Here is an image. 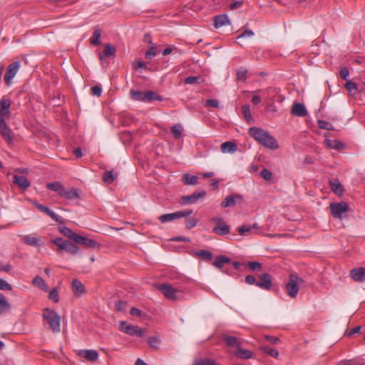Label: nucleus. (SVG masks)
<instances>
[{
	"mask_svg": "<svg viewBox=\"0 0 365 365\" xmlns=\"http://www.w3.org/2000/svg\"><path fill=\"white\" fill-rule=\"evenodd\" d=\"M249 134L266 148L272 150H275L278 148L277 141L267 131L259 128L252 127L249 129Z\"/></svg>",
	"mask_w": 365,
	"mask_h": 365,
	"instance_id": "nucleus-1",
	"label": "nucleus"
},
{
	"mask_svg": "<svg viewBox=\"0 0 365 365\" xmlns=\"http://www.w3.org/2000/svg\"><path fill=\"white\" fill-rule=\"evenodd\" d=\"M43 318L49 324L53 332L61 331V317L53 309L45 308L43 311Z\"/></svg>",
	"mask_w": 365,
	"mask_h": 365,
	"instance_id": "nucleus-2",
	"label": "nucleus"
},
{
	"mask_svg": "<svg viewBox=\"0 0 365 365\" xmlns=\"http://www.w3.org/2000/svg\"><path fill=\"white\" fill-rule=\"evenodd\" d=\"M304 282V279L298 276L297 274L293 272L289 274V281L285 284L287 294L295 298L299 292V286Z\"/></svg>",
	"mask_w": 365,
	"mask_h": 365,
	"instance_id": "nucleus-3",
	"label": "nucleus"
},
{
	"mask_svg": "<svg viewBox=\"0 0 365 365\" xmlns=\"http://www.w3.org/2000/svg\"><path fill=\"white\" fill-rule=\"evenodd\" d=\"M154 287L170 300H178L182 294V291L175 289L168 284H155Z\"/></svg>",
	"mask_w": 365,
	"mask_h": 365,
	"instance_id": "nucleus-4",
	"label": "nucleus"
},
{
	"mask_svg": "<svg viewBox=\"0 0 365 365\" xmlns=\"http://www.w3.org/2000/svg\"><path fill=\"white\" fill-rule=\"evenodd\" d=\"M51 242L58 247L57 252L65 250L71 255H76L78 252V247L76 245L69 240H63L61 237L51 240Z\"/></svg>",
	"mask_w": 365,
	"mask_h": 365,
	"instance_id": "nucleus-5",
	"label": "nucleus"
},
{
	"mask_svg": "<svg viewBox=\"0 0 365 365\" xmlns=\"http://www.w3.org/2000/svg\"><path fill=\"white\" fill-rule=\"evenodd\" d=\"M329 209L331 215L336 219H341L344 214L349 211V207L348 203L341 201L339 202H331L329 205Z\"/></svg>",
	"mask_w": 365,
	"mask_h": 365,
	"instance_id": "nucleus-6",
	"label": "nucleus"
},
{
	"mask_svg": "<svg viewBox=\"0 0 365 365\" xmlns=\"http://www.w3.org/2000/svg\"><path fill=\"white\" fill-rule=\"evenodd\" d=\"M192 212H193L192 210H185L177 211L173 213H168V214L162 215L158 217V220L162 223H165V222H171L176 219L188 217Z\"/></svg>",
	"mask_w": 365,
	"mask_h": 365,
	"instance_id": "nucleus-7",
	"label": "nucleus"
},
{
	"mask_svg": "<svg viewBox=\"0 0 365 365\" xmlns=\"http://www.w3.org/2000/svg\"><path fill=\"white\" fill-rule=\"evenodd\" d=\"M210 221L216 224V226L212 229V232L221 236L230 233V226L226 224L222 217H212Z\"/></svg>",
	"mask_w": 365,
	"mask_h": 365,
	"instance_id": "nucleus-8",
	"label": "nucleus"
},
{
	"mask_svg": "<svg viewBox=\"0 0 365 365\" xmlns=\"http://www.w3.org/2000/svg\"><path fill=\"white\" fill-rule=\"evenodd\" d=\"M119 329L130 336H138L140 337L143 336L145 331L144 329H142L137 326L130 325L125 321L120 322Z\"/></svg>",
	"mask_w": 365,
	"mask_h": 365,
	"instance_id": "nucleus-9",
	"label": "nucleus"
},
{
	"mask_svg": "<svg viewBox=\"0 0 365 365\" xmlns=\"http://www.w3.org/2000/svg\"><path fill=\"white\" fill-rule=\"evenodd\" d=\"M206 195V192L204 190L194 192L190 195H183L180 197V203L181 205H189L197 202L200 199L204 197Z\"/></svg>",
	"mask_w": 365,
	"mask_h": 365,
	"instance_id": "nucleus-10",
	"label": "nucleus"
},
{
	"mask_svg": "<svg viewBox=\"0 0 365 365\" xmlns=\"http://www.w3.org/2000/svg\"><path fill=\"white\" fill-rule=\"evenodd\" d=\"M259 280L257 287L262 289L269 290L272 285V277L268 273H262L258 275Z\"/></svg>",
	"mask_w": 365,
	"mask_h": 365,
	"instance_id": "nucleus-11",
	"label": "nucleus"
},
{
	"mask_svg": "<svg viewBox=\"0 0 365 365\" xmlns=\"http://www.w3.org/2000/svg\"><path fill=\"white\" fill-rule=\"evenodd\" d=\"M243 202V196L240 194H234L227 196L220 203L222 208L235 206L237 204H241Z\"/></svg>",
	"mask_w": 365,
	"mask_h": 365,
	"instance_id": "nucleus-12",
	"label": "nucleus"
},
{
	"mask_svg": "<svg viewBox=\"0 0 365 365\" xmlns=\"http://www.w3.org/2000/svg\"><path fill=\"white\" fill-rule=\"evenodd\" d=\"M19 67V61H14L8 66L4 75V81L6 85H9L11 83V80L18 72Z\"/></svg>",
	"mask_w": 365,
	"mask_h": 365,
	"instance_id": "nucleus-13",
	"label": "nucleus"
},
{
	"mask_svg": "<svg viewBox=\"0 0 365 365\" xmlns=\"http://www.w3.org/2000/svg\"><path fill=\"white\" fill-rule=\"evenodd\" d=\"M11 130L6 125L4 118L0 117V133L8 144L13 143Z\"/></svg>",
	"mask_w": 365,
	"mask_h": 365,
	"instance_id": "nucleus-14",
	"label": "nucleus"
},
{
	"mask_svg": "<svg viewBox=\"0 0 365 365\" xmlns=\"http://www.w3.org/2000/svg\"><path fill=\"white\" fill-rule=\"evenodd\" d=\"M11 100L6 96H3L0 100V117L4 118L10 115L9 108L11 106Z\"/></svg>",
	"mask_w": 365,
	"mask_h": 365,
	"instance_id": "nucleus-15",
	"label": "nucleus"
},
{
	"mask_svg": "<svg viewBox=\"0 0 365 365\" xmlns=\"http://www.w3.org/2000/svg\"><path fill=\"white\" fill-rule=\"evenodd\" d=\"M74 242L77 244L84 245L86 247L89 248H94L98 245V243L95 240L80 235L75 236Z\"/></svg>",
	"mask_w": 365,
	"mask_h": 365,
	"instance_id": "nucleus-16",
	"label": "nucleus"
},
{
	"mask_svg": "<svg viewBox=\"0 0 365 365\" xmlns=\"http://www.w3.org/2000/svg\"><path fill=\"white\" fill-rule=\"evenodd\" d=\"M78 355L92 362L96 361L98 358V352L93 349L79 350Z\"/></svg>",
	"mask_w": 365,
	"mask_h": 365,
	"instance_id": "nucleus-17",
	"label": "nucleus"
},
{
	"mask_svg": "<svg viewBox=\"0 0 365 365\" xmlns=\"http://www.w3.org/2000/svg\"><path fill=\"white\" fill-rule=\"evenodd\" d=\"M351 279L356 282H362L365 281V268L359 267L353 269L350 272Z\"/></svg>",
	"mask_w": 365,
	"mask_h": 365,
	"instance_id": "nucleus-18",
	"label": "nucleus"
},
{
	"mask_svg": "<svg viewBox=\"0 0 365 365\" xmlns=\"http://www.w3.org/2000/svg\"><path fill=\"white\" fill-rule=\"evenodd\" d=\"M291 113L296 116L304 117L307 115V110L303 104L294 103L292 105Z\"/></svg>",
	"mask_w": 365,
	"mask_h": 365,
	"instance_id": "nucleus-19",
	"label": "nucleus"
},
{
	"mask_svg": "<svg viewBox=\"0 0 365 365\" xmlns=\"http://www.w3.org/2000/svg\"><path fill=\"white\" fill-rule=\"evenodd\" d=\"M13 182L17 185L20 189L24 190H26L30 186V182L28 179L21 175H14Z\"/></svg>",
	"mask_w": 365,
	"mask_h": 365,
	"instance_id": "nucleus-20",
	"label": "nucleus"
},
{
	"mask_svg": "<svg viewBox=\"0 0 365 365\" xmlns=\"http://www.w3.org/2000/svg\"><path fill=\"white\" fill-rule=\"evenodd\" d=\"M222 339L227 346L233 347L236 349L241 346V341L235 336L225 334L222 336Z\"/></svg>",
	"mask_w": 365,
	"mask_h": 365,
	"instance_id": "nucleus-21",
	"label": "nucleus"
},
{
	"mask_svg": "<svg viewBox=\"0 0 365 365\" xmlns=\"http://www.w3.org/2000/svg\"><path fill=\"white\" fill-rule=\"evenodd\" d=\"M115 51L116 48L114 46L109 43L106 44L104 46L103 54L101 53H99V58L101 61H103L104 60V57L109 58L115 56Z\"/></svg>",
	"mask_w": 365,
	"mask_h": 365,
	"instance_id": "nucleus-22",
	"label": "nucleus"
},
{
	"mask_svg": "<svg viewBox=\"0 0 365 365\" xmlns=\"http://www.w3.org/2000/svg\"><path fill=\"white\" fill-rule=\"evenodd\" d=\"M228 24L230 23L226 14L217 15L214 17V26L216 29Z\"/></svg>",
	"mask_w": 365,
	"mask_h": 365,
	"instance_id": "nucleus-23",
	"label": "nucleus"
},
{
	"mask_svg": "<svg viewBox=\"0 0 365 365\" xmlns=\"http://www.w3.org/2000/svg\"><path fill=\"white\" fill-rule=\"evenodd\" d=\"M22 241L25 244L33 247H39L41 245V240L39 237H36L29 235L23 236Z\"/></svg>",
	"mask_w": 365,
	"mask_h": 365,
	"instance_id": "nucleus-24",
	"label": "nucleus"
},
{
	"mask_svg": "<svg viewBox=\"0 0 365 365\" xmlns=\"http://www.w3.org/2000/svg\"><path fill=\"white\" fill-rule=\"evenodd\" d=\"M234 354L236 357L242 359H248L253 357V353L251 351L243 349L241 346L235 351Z\"/></svg>",
	"mask_w": 365,
	"mask_h": 365,
	"instance_id": "nucleus-25",
	"label": "nucleus"
},
{
	"mask_svg": "<svg viewBox=\"0 0 365 365\" xmlns=\"http://www.w3.org/2000/svg\"><path fill=\"white\" fill-rule=\"evenodd\" d=\"M324 145L327 148L336 150H341L344 148V145L337 140L326 139L324 141Z\"/></svg>",
	"mask_w": 365,
	"mask_h": 365,
	"instance_id": "nucleus-26",
	"label": "nucleus"
},
{
	"mask_svg": "<svg viewBox=\"0 0 365 365\" xmlns=\"http://www.w3.org/2000/svg\"><path fill=\"white\" fill-rule=\"evenodd\" d=\"M182 182L185 185H195L198 183V177L197 175H191L189 173L183 174Z\"/></svg>",
	"mask_w": 365,
	"mask_h": 365,
	"instance_id": "nucleus-27",
	"label": "nucleus"
},
{
	"mask_svg": "<svg viewBox=\"0 0 365 365\" xmlns=\"http://www.w3.org/2000/svg\"><path fill=\"white\" fill-rule=\"evenodd\" d=\"M259 226L257 223L253 224L252 225H243L238 227V232L241 235H246L248 232H251L252 230H255V233H258Z\"/></svg>",
	"mask_w": 365,
	"mask_h": 365,
	"instance_id": "nucleus-28",
	"label": "nucleus"
},
{
	"mask_svg": "<svg viewBox=\"0 0 365 365\" xmlns=\"http://www.w3.org/2000/svg\"><path fill=\"white\" fill-rule=\"evenodd\" d=\"M46 187L56 192L61 197L65 189L63 185L59 182H48L46 184Z\"/></svg>",
	"mask_w": 365,
	"mask_h": 365,
	"instance_id": "nucleus-29",
	"label": "nucleus"
},
{
	"mask_svg": "<svg viewBox=\"0 0 365 365\" xmlns=\"http://www.w3.org/2000/svg\"><path fill=\"white\" fill-rule=\"evenodd\" d=\"M230 262V258L224 255H218L216 257L215 260L213 262V265L218 269H222L224 264H228Z\"/></svg>",
	"mask_w": 365,
	"mask_h": 365,
	"instance_id": "nucleus-30",
	"label": "nucleus"
},
{
	"mask_svg": "<svg viewBox=\"0 0 365 365\" xmlns=\"http://www.w3.org/2000/svg\"><path fill=\"white\" fill-rule=\"evenodd\" d=\"M221 151L224 153H234L237 150V145L231 141H226L221 144L220 146Z\"/></svg>",
	"mask_w": 365,
	"mask_h": 365,
	"instance_id": "nucleus-31",
	"label": "nucleus"
},
{
	"mask_svg": "<svg viewBox=\"0 0 365 365\" xmlns=\"http://www.w3.org/2000/svg\"><path fill=\"white\" fill-rule=\"evenodd\" d=\"M61 197H63L67 200H74L80 198L78 190L74 187H72L70 190H66L64 189V191L62 193Z\"/></svg>",
	"mask_w": 365,
	"mask_h": 365,
	"instance_id": "nucleus-32",
	"label": "nucleus"
},
{
	"mask_svg": "<svg viewBox=\"0 0 365 365\" xmlns=\"http://www.w3.org/2000/svg\"><path fill=\"white\" fill-rule=\"evenodd\" d=\"M61 224L62 223H61L58 227V230H59L60 232L62 235H63L65 237H67L69 239L73 240L74 241V237H75V236L78 235V234L74 233L71 229H70L69 227H68L65 225H62Z\"/></svg>",
	"mask_w": 365,
	"mask_h": 365,
	"instance_id": "nucleus-33",
	"label": "nucleus"
},
{
	"mask_svg": "<svg viewBox=\"0 0 365 365\" xmlns=\"http://www.w3.org/2000/svg\"><path fill=\"white\" fill-rule=\"evenodd\" d=\"M101 30L96 28L92 36L90 38V43L93 46H98L101 43Z\"/></svg>",
	"mask_w": 365,
	"mask_h": 365,
	"instance_id": "nucleus-34",
	"label": "nucleus"
},
{
	"mask_svg": "<svg viewBox=\"0 0 365 365\" xmlns=\"http://www.w3.org/2000/svg\"><path fill=\"white\" fill-rule=\"evenodd\" d=\"M72 288L75 294H81L86 292L83 284L76 279H73L72 281Z\"/></svg>",
	"mask_w": 365,
	"mask_h": 365,
	"instance_id": "nucleus-35",
	"label": "nucleus"
},
{
	"mask_svg": "<svg viewBox=\"0 0 365 365\" xmlns=\"http://www.w3.org/2000/svg\"><path fill=\"white\" fill-rule=\"evenodd\" d=\"M11 305L6 300V298L0 293V314H2L10 310Z\"/></svg>",
	"mask_w": 365,
	"mask_h": 365,
	"instance_id": "nucleus-36",
	"label": "nucleus"
},
{
	"mask_svg": "<svg viewBox=\"0 0 365 365\" xmlns=\"http://www.w3.org/2000/svg\"><path fill=\"white\" fill-rule=\"evenodd\" d=\"M330 185L332 191L338 195H341L344 192V189L341 184L338 180L330 181Z\"/></svg>",
	"mask_w": 365,
	"mask_h": 365,
	"instance_id": "nucleus-37",
	"label": "nucleus"
},
{
	"mask_svg": "<svg viewBox=\"0 0 365 365\" xmlns=\"http://www.w3.org/2000/svg\"><path fill=\"white\" fill-rule=\"evenodd\" d=\"M130 94L133 100L145 102V92L131 90Z\"/></svg>",
	"mask_w": 365,
	"mask_h": 365,
	"instance_id": "nucleus-38",
	"label": "nucleus"
},
{
	"mask_svg": "<svg viewBox=\"0 0 365 365\" xmlns=\"http://www.w3.org/2000/svg\"><path fill=\"white\" fill-rule=\"evenodd\" d=\"M32 283L34 285L39 287L42 290H46L48 287L44 279L40 276H36L34 278Z\"/></svg>",
	"mask_w": 365,
	"mask_h": 365,
	"instance_id": "nucleus-39",
	"label": "nucleus"
},
{
	"mask_svg": "<svg viewBox=\"0 0 365 365\" xmlns=\"http://www.w3.org/2000/svg\"><path fill=\"white\" fill-rule=\"evenodd\" d=\"M153 101H162V97L153 91H148L145 92V102H150Z\"/></svg>",
	"mask_w": 365,
	"mask_h": 365,
	"instance_id": "nucleus-40",
	"label": "nucleus"
},
{
	"mask_svg": "<svg viewBox=\"0 0 365 365\" xmlns=\"http://www.w3.org/2000/svg\"><path fill=\"white\" fill-rule=\"evenodd\" d=\"M260 349L264 353H265L275 359H277L279 356L278 351L274 349H272L268 346H262L260 347Z\"/></svg>",
	"mask_w": 365,
	"mask_h": 365,
	"instance_id": "nucleus-41",
	"label": "nucleus"
},
{
	"mask_svg": "<svg viewBox=\"0 0 365 365\" xmlns=\"http://www.w3.org/2000/svg\"><path fill=\"white\" fill-rule=\"evenodd\" d=\"M43 212L48 215L55 222H58L59 224L62 223V220L61 217L57 215L53 211L50 210L48 207H45Z\"/></svg>",
	"mask_w": 365,
	"mask_h": 365,
	"instance_id": "nucleus-42",
	"label": "nucleus"
},
{
	"mask_svg": "<svg viewBox=\"0 0 365 365\" xmlns=\"http://www.w3.org/2000/svg\"><path fill=\"white\" fill-rule=\"evenodd\" d=\"M182 130L183 128L180 124L174 125L171 128L172 133L175 139L180 138Z\"/></svg>",
	"mask_w": 365,
	"mask_h": 365,
	"instance_id": "nucleus-43",
	"label": "nucleus"
},
{
	"mask_svg": "<svg viewBox=\"0 0 365 365\" xmlns=\"http://www.w3.org/2000/svg\"><path fill=\"white\" fill-rule=\"evenodd\" d=\"M248 71L241 67L237 71V80L239 81L245 82L247 79V74Z\"/></svg>",
	"mask_w": 365,
	"mask_h": 365,
	"instance_id": "nucleus-44",
	"label": "nucleus"
},
{
	"mask_svg": "<svg viewBox=\"0 0 365 365\" xmlns=\"http://www.w3.org/2000/svg\"><path fill=\"white\" fill-rule=\"evenodd\" d=\"M196 255L207 261H211L213 257L212 252L205 250H202L197 252Z\"/></svg>",
	"mask_w": 365,
	"mask_h": 365,
	"instance_id": "nucleus-45",
	"label": "nucleus"
},
{
	"mask_svg": "<svg viewBox=\"0 0 365 365\" xmlns=\"http://www.w3.org/2000/svg\"><path fill=\"white\" fill-rule=\"evenodd\" d=\"M242 110L243 115H244L245 120L247 122H250V121L252 120V117L251 115V113H250V106L249 105H244V106H242Z\"/></svg>",
	"mask_w": 365,
	"mask_h": 365,
	"instance_id": "nucleus-46",
	"label": "nucleus"
},
{
	"mask_svg": "<svg viewBox=\"0 0 365 365\" xmlns=\"http://www.w3.org/2000/svg\"><path fill=\"white\" fill-rule=\"evenodd\" d=\"M198 222L197 219L195 217H187L185 219V227L187 230H190L195 227Z\"/></svg>",
	"mask_w": 365,
	"mask_h": 365,
	"instance_id": "nucleus-47",
	"label": "nucleus"
},
{
	"mask_svg": "<svg viewBox=\"0 0 365 365\" xmlns=\"http://www.w3.org/2000/svg\"><path fill=\"white\" fill-rule=\"evenodd\" d=\"M317 123H318L319 128L321 129H324V130H334L333 125L330 123L327 122L325 120H319L317 121Z\"/></svg>",
	"mask_w": 365,
	"mask_h": 365,
	"instance_id": "nucleus-48",
	"label": "nucleus"
},
{
	"mask_svg": "<svg viewBox=\"0 0 365 365\" xmlns=\"http://www.w3.org/2000/svg\"><path fill=\"white\" fill-rule=\"evenodd\" d=\"M103 180L107 184H110L114 180V176L113 173L110 171H106L103 175Z\"/></svg>",
	"mask_w": 365,
	"mask_h": 365,
	"instance_id": "nucleus-49",
	"label": "nucleus"
},
{
	"mask_svg": "<svg viewBox=\"0 0 365 365\" xmlns=\"http://www.w3.org/2000/svg\"><path fill=\"white\" fill-rule=\"evenodd\" d=\"M195 365H217L213 360L210 359H201L195 361Z\"/></svg>",
	"mask_w": 365,
	"mask_h": 365,
	"instance_id": "nucleus-50",
	"label": "nucleus"
},
{
	"mask_svg": "<svg viewBox=\"0 0 365 365\" xmlns=\"http://www.w3.org/2000/svg\"><path fill=\"white\" fill-rule=\"evenodd\" d=\"M260 176L266 180H271L273 178V174L269 170L263 168L260 172Z\"/></svg>",
	"mask_w": 365,
	"mask_h": 365,
	"instance_id": "nucleus-51",
	"label": "nucleus"
},
{
	"mask_svg": "<svg viewBox=\"0 0 365 365\" xmlns=\"http://www.w3.org/2000/svg\"><path fill=\"white\" fill-rule=\"evenodd\" d=\"M157 48L155 46H151L149 49H148L145 52V56L148 59H152L153 57L156 56Z\"/></svg>",
	"mask_w": 365,
	"mask_h": 365,
	"instance_id": "nucleus-52",
	"label": "nucleus"
},
{
	"mask_svg": "<svg viewBox=\"0 0 365 365\" xmlns=\"http://www.w3.org/2000/svg\"><path fill=\"white\" fill-rule=\"evenodd\" d=\"M127 304L125 302L118 300L115 304V309L117 311L125 312L126 310Z\"/></svg>",
	"mask_w": 365,
	"mask_h": 365,
	"instance_id": "nucleus-53",
	"label": "nucleus"
},
{
	"mask_svg": "<svg viewBox=\"0 0 365 365\" xmlns=\"http://www.w3.org/2000/svg\"><path fill=\"white\" fill-rule=\"evenodd\" d=\"M148 343L151 347L158 348L160 344V339L156 336H151L148 338Z\"/></svg>",
	"mask_w": 365,
	"mask_h": 365,
	"instance_id": "nucleus-54",
	"label": "nucleus"
},
{
	"mask_svg": "<svg viewBox=\"0 0 365 365\" xmlns=\"http://www.w3.org/2000/svg\"><path fill=\"white\" fill-rule=\"evenodd\" d=\"M200 77L199 76H188L187 77L184 82L185 84H195L200 83Z\"/></svg>",
	"mask_w": 365,
	"mask_h": 365,
	"instance_id": "nucleus-55",
	"label": "nucleus"
},
{
	"mask_svg": "<svg viewBox=\"0 0 365 365\" xmlns=\"http://www.w3.org/2000/svg\"><path fill=\"white\" fill-rule=\"evenodd\" d=\"M48 297L51 300H53L54 302H58L59 301L58 293L56 288H53L50 291Z\"/></svg>",
	"mask_w": 365,
	"mask_h": 365,
	"instance_id": "nucleus-56",
	"label": "nucleus"
},
{
	"mask_svg": "<svg viewBox=\"0 0 365 365\" xmlns=\"http://www.w3.org/2000/svg\"><path fill=\"white\" fill-rule=\"evenodd\" d=\"M247 265L249 268L252 271H257L262 269V264L258 262H249Z\"/></svg>",
	"mask_w": 365,
	"mask_h": 365,
	"instance_id": "nucleus-57",
	"label": "nucleus"
},
{
	"mask_svg": "<svg viewBox=\"0 0 365 365\" xmlns=\"http://www.w3.org/2000/svg\"><path fill=\"white\" fill-rule=\"evenodd\" d=\"M11 285L4 279L0 278V290L11 291Z\"/></svg>",
	"mask_w": 365,
	"mask_h": 365,
	"instance_id": "nucleus-58",
	"label": "nucleus"
},
{
	"mask_svg": "<svg viewBox=\"0 0 365 365\" xmlns=\"http://www.w3.org/2000/svg\"><path fill=\"white\" fill-rule=\"evenodd\" d=\"M254 36V32L250 29L245 30L241 34H240L237 37L238 39L242 38H250Z\"/></svg>",
	"mask_w": 365,
	"mask_h": 365,
	"instance_id": "nucleus-59",
	"label": "nucleus"
},
{
	"mask_svg": "<svg viewBox=\"0 0 365 365\" xmlns=\"http://www.w3.org/2000/svg\"><path fill=\"white\" fill-rule=\"evenodd\" d=\"M345 88L351 93L357 90V86L354 82L348 81L345 83Z\"/></svg>",
	"mask_w": 365,
	"mask_h": 365,
	"instance_id": "nucleus-60",
	"label": "nucleus"
},
{
	"mask_svg": "<svg viewBox=\"0 0 365 365\" xmlns=\"http://www.w3.org/2000/svg\"><path fill=\"white\" fill-rule=\"evenodd\" d=\"M206 107L218 108L219 101L216 99H209L205 102Z\"/></svg>",
	"mask_w": 365,
	"mask_h": 365,
	"instance_id": "nucleus-61",
	"label": "nucleus"
},
{
	"mask_svg": "<svg viewBox=\"0 0 365 365\" xmlns=\"http://www.w3.org/2000/svg\"><path fill=\"white\" fill-rule=\"evenodd\" d=\"M245 281L248 284H250V285L254 284V285L257 286V281L255 277L253 275H247L245 277Z\"/></svg>",
	"mask_w": 365,
	"mask_h": 365,
	"instance_id": "nucleus-62",
	"label": "nucleus"
},
{
	"mask_svg": "<svg viewBox=\"0 0 365 365\" xmlns=\"http://www.w3.org/2000/svg\"><path fill=\"white\" fill-rule=\"evenodd\" d=\"M91 93L93 96L99 97L102 93V89L98 86H94L91 88Z\"/></svg>",
	"mask_w": 365,
	"mask_h": 365,
	"instance_id": "nucleus-63",
	"label": "nucleus"
},
{
	"mask_svg": "<svg viewBox=\"0 0 365 365\" xmlns=\"http://www.w3.org/2000/svg\"><path fill=\"white\" fill-rule=\"evenodd\" d=\"M349 75V71L348 70V68H342L340 71V77L344 79V80H346L348 76Z\"/></svg>",
	"mask_w": 365,
	"mask_h": 365,
	"instance_id": "nucleus-64",
	"label": "nucleus"
}]
</instances>
